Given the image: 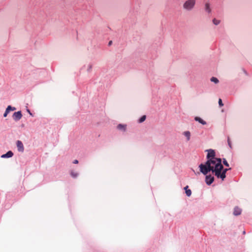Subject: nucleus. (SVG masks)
I'll return each mask as SVG.
<instances>
[{"label":"nucleus","instance_id":"f257e3e1","mask_svg":"<svg viewBox=\"0 0 252 252\" xmlns=\"http://www.w3.org/2000/svg\"><path fill=\"white\" fill-rule=\"evenodd\" d=\"M219 159H221V158L209 159L206 162L205 164H201L199 165L200 171L204 175H207V173L211 171H212L213 173H215V170L216 169V165L219 162Z\"/></svg>","mask_w":252,"mask_h":252},{"label":"nucleus","instance_id":"f03ea898","mask_svg":"<svg viewBox=\"0 0 252 252\" xmlns=\"http://www.w3.org/2000/svg\"><path fill=\"white\" fill-rule=\"evenodd\" d=\"M219 162L216 165V170H215V175L218 178L223 180L225 178V174L228 170V169H223V165L221 164V159L219 160Z\"/></svg>","mask_w":252,"mask_h":252},{"label":"nucleus","instance_id":"7ed1b4c3","mask_svg":"<svg viewBox=\"0 0 252 252\" xmlns=\"http://www.w3.org/2000/svg\"><path fill=\"white\" fill-rule=\"evenodd\" d=\"M195 4V0H187L183 4V8L188 11L191 10Z\"/></svg>","mask_w":252,"mask_h":252},{"label":"nucleus","instance_id":"20e7f679","mask_svg":"<svg viewBox=\"0 0 252 252\" xmlns=\"http://www.w3.org/2000/svg\"><path fill=\"white\" fill-rule=\"evenodd\" d=\"M207 151L208 152V154L207 156L208 160L209 159L217 158H215V152L213 150L210 149L207 150Z\"/></svg>","mask_w":252,"mask_h":252},{"label":"nucleus","instance_id":"39448f33","mask_svg":"<svg viewBox=\"0 0 252 252\" xmlns=\"http://www.w3.org/2000/svg\"><path fill=\"white\" fill-rule=\"evenodd\" d=\"M12 117L15 121H18L21 119L22 114L21 111H18L14 113Z\"/></svg>","mask_w":252,"mask_h":252},{"label":"nucleus","instance_id":"423d86ee","mask_svg":"<svg viewBox=\"0 0 252 252\" xmlns=\"http://www.w3.org/2000/svg\"><path fill=\"white\" fill-rule=\"evenodd\" d=\"M214 181V178L211 175H207L205 178V182L208 185H211Z\"/></svg>","mask_w":252,"mask_h":252},{"label":"nucleus","instance_id":"0eeeda50","mask_svg":"<svg viewBox=\"0 0 252 252\" xmlns=\"http://www.w3.org/2000/svg\"><path fill=\"white\" fill-rule=\"evenodd\" d=\"M16 145L18 148V150L19 152H23L24 150V147L22 142L20 140H18L16 142Z\"/></svg>","mask_w":252,"mask_h":252},{"label":"nucleus","instance_id":"6e6552de","mask_svg":"<svg viewBox=\"0 0 252 252\" xmlns=\"http://www.w3.org/2000/svg\"><path fill=\"white\" fill-rule=\"evenodd\" d=\"M241 209L238 207H235L234 209L233 214L235 216H238L241 214Z\"/></svg>","mask_w":252,"mask_h":252},{"label":"nucleus","instance_id":"1a4fd4ad","mask_svg":"<svg viewBox=\"0 0 252 252\" xmlns=\"http://www.w3.org/2000/svg\"><path fill=\"white\" fill-rule=\"evenodd\" d=\"M13 153L9 151L6 154L2 155L1 156V158H11L13 156Z\"/></svg>","mask_w":252,"mask_h":252},{"label":"nucleus","instance_id":"9d476101","mask_svg":"<svg viewBox=\"0 0 252 252\" xmlns=\"http://www.w3.org/2000/svg\"><path fill=\"white\" fill-rule=\"evenodd\" d=\"M126 125L123 124H119L117 126V128L122 131H126Z\"/></svg>","mask_w":252,"mask_h":252},{"label":"nucleus","instance_id":"9b49d317","mask_svg":"<svg viewBox=\"0 0 252 252\" xmlns=\"http://www.w3.org/2000/svg\"><path fill=\"white\" fill-rule=\"evenodd\" d=\"M194 120L196 121H197L199 123H200V124L203 125H205L206 124V123L205 121H204L203 120H202L201 118H200V117H195L194 118Z\"/></svg>","mask_w":252,"mask_h":252},{"label":"nucleus","instance_id":"f8f14e48","mask_svg":"<svg viewBox=\"0 0 252 252\" xmlns=\"http://www.w3.org/2000/svg\"><path fill=\"white\" fill-rule=\"evenodd\" d=\"M205 9L209 13H211V9L210 7L209 3H208V2L206 3V4L205 5Z\"/></svg>","mask_w":252,"mask_h":252},{"label":"nucleus","instance_id":"ddd939ff","mask_svg":"<svg viewBox=\"0 0 252 252\" xmlns=\"http://www.w3.org/2000/svg\"><path fill=\"white\" fill-rule=\"evenodd\" d=\"M184 135L187 137L188 141L190 139V133L189 131H186L184 132Z\"/></svg>","mask_w":252,"mask_h":252},{"label":"nucleus","instance_id":"4468645a","mask_svg":"<svg viewBox=\"0 0 252 252\" xmlns=\"http://www.w3.org/2000/svg\"><path fill=\"white\" fill-rule=\"evenodd\" d=\"M16 109L15 107H12L10 105H9L7 106V108L6 109V110L8 112H10V111H14Z\"/></svg>","mask_w":252,"mask_h":252},{"label":"nucleus","instance_id":"2eb2a0df","mask_svg":"<svg viewBox=\"0 0 252 252\" xmlns=\"http://www.w3.org/2000/svg\"><path fill=\"white\" fill-rule=\"evenodd\" d=\"M211 81L213 82H214L216 84H217L219 82V80L215 77H212L211 78Z\"/></svg>","mask_w":252,"mask_h":252},{"label":"nucleus","instance_id":"dca6fc26","mask_svg":"<svg viewBox=\"0 0 252 252\" xmlns=\"http://www.w3.org/2000/svg\"><path fill=\"white\" fill-rule=\"evenodd\" d=\"M146 118V117L145 115H143V116H142L141 118L139 120V123H141L143 122L145 120Z\"/></svg>","mask_w":252,"mask_h":252},{"label":"nucleus","instance_id":"f3484780","mask_svg":"<svg viewBox=\"0 0 252 252\" xmlns=\"http://www.w3.org/2000/svg\"><path fill=\"white\" fill-rule=\"evenodd\" d=\"M213 22L215 25H218L220 23V21L215 18L213 20Z\"/></svg>","mask_w":252,"mask_h":252},{"label":"nucleus","instance_id":"a211bd4d","mask_svg":"<svg viewBox=\"0 0 252 252\" xmlns=\"http://www.w3.org/2000/svg\"><path fill=\"white\" fill-rule=\"evenodd\" d=\"M186 195L188 196H190L191 194V191L190 189L187 190L186 191Z\"/></svg>","mask_w":252,"mask_h":252},{"label":"nucleus","instance_id":"6ab92c4d","mask_svg":"<svg viewBox=\"0 0 252 252\" xmlns=\"http://www.w3.org/2000/svg\"><path fill=\"white\" fill-rule=\"evenodd\" d=\"M72 177L75 178L78 176V173L74 172L73 171H72L70 173Z\"/></svg>","mask_w":252,"mask_h":252},{"label":"nucleus","instance_id":"aec40b11","mask_svg":"<svg viewBox=\"0 0 252 252\" xmlns=\"http://www.w3.org/2000/svg\"><path fill=\"white\" fill-rule=\"evenodd\" d=\"M223 163L226 166H229V164L228 163V162H227L225 158L223 159Z\"/></svg>","mask_w":252,"mask_h":252},{"label":"nucleus","instance_id":"412c9836","mask_svg":"<svg viewBox=\"0 0 252 252\" xmlns=\"http://www.w3.org/2000/svg\"><path fill=\"white\" fill-rule=\"evenodd\" d=\"M227 142H228V144L229 147L230 148H232V145H231V143L229 137H228V138H227Z\"/></svg>","mask_w":252,"mask_h":252},{"label":"nucleus","instance_id":"4be33fe9","mask_svg":"<svg viewBox=\"0 0 252 252\" xmlns=\"http://www.w3.org/2000/svg\"><path fill=\"white\" fill-rule=\"evenodd\" d=\"M219 104L220 107L223 105V104L222 103V100L220 98L219 99Z\"/></svg>","mask_w":252,"mask_h":252},{"label":"nucleus","instance_id":"5701e85b","mask_svg":"<svg viewBox=\"0 0 252 252\" xmlns=\"http://www.w3.org/2000/svg\"><path fill=\"white\" fill-rule=\"evenodd\" d=\"M8 113H9V112H8L6 110H5V111L4 114H3V116L4 117H6L7 116V114H8Z\"/></svg>","mask_w":252,"mask_h":252},{"label":"nucleus","instance_id":"b1692460","mask_svg":"<svg viewBox=\"0 0 252 252\" xmlns=\"http://www.w3.org/2000/svg\"><path fill=\"white\" fill-rule=\"evenodd\" d=\"M78 163V161L77 159L74 160L73 161V163H74V164H77Z\"/></svg>","mask_w":252,"mask_h":252},{"label":"nucleus","instance_id":"393cba45","mask_svg":"<svg viewBox=\"0 0 252 252\" xmlns=\"http://www.w3.org/2000/svg\"><path fill=\"white\" fill-rule=\"evenodd\" d=\"M188 188H189V186H186L185 188H184V189L185 190V191H186L187 190H188Z\"/></svg>","mask_w":252,"mask_h":252},{"label":"nucleus","instance_id":"a878e982","mask_svg":"<svg viewBox=\"0 0 252 252\" xmlns=\"http://www.w3.org/2000/svg\"><path fill=\"white\" fill-rule=\"evenodd\" d=\"M112 41H109V43H108V45H110L112 44Z\"/></svg>","mask_w":252,"mask_h":252},{"label":"nucleus","instance_id":"bb28decb","mask_svg":"<svg viewBox=\"0 0 252 252\" xmlns=\"http://www.w3.org/2000/svg\"><path fill=\"white\" fill-rule=\"evenodd\" d=\"M28 112L30 113V114H31V113L30 112V110H28Z\"/></svg>","mask_w":252,"mask_h":252}]
</instances>
